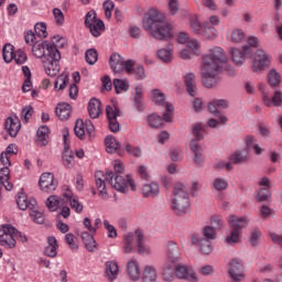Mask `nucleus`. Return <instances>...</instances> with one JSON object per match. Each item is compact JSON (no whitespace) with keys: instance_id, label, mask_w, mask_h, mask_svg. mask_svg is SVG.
<instances>
[{"instance_id":"f257e3e1","label":"nucleus","mask_w":282,"mask_h":282,"mask_svg":"<svg viewBox=\"0 0 282 282\" xmlns=\"http://www.w3.org/2000/svg\"><path fill=\"white\" fill-rule=\"evenodd\" d=\"M228 69V56L224 48L214 46L203 55L202 61V80L204 87L213 89L219 83V72Z\"/></svg>"},{"instance_id":"f03ea898","label":"nucleus","mask_w":282,"mask_h":282,"mask_svg":"<svg viewBox=\"0 0 282 282\" xmlns=\"http://www.w3.org/2000/svg\"><path fill=\"white\" fill-rule=\"evenodd\" d=\"M96 187L99 193V197L102 199H109V193L107 192V184H110L112 188L119 191V193H127L129 186L131 191H135V182L131 178V175L123 177L112 171H108L106 174L102 171L95 173Z\"/></svg>"},{"instance_id":"7ed1b4c3","label":"nucleus","mask_w":282,"mask_h":282,"mask_svg":"<svg viewBox=\"0 0 282 282\" xmlns=\"http://www.w3.org/2000/svg\"><path fill=\"white\" fill-rule=\"evenodd\" d=\"M147 25L156 41L173 39V26L158 9H151L147 14Z\"/></svg>"},{"instance_id":"20e7f679","label":"nucleus","mask_w":282,"mask_h":282,"mask_svg":"<svg viewBox=\"0 0 282 282\" xmlns=\"http://www.w3.org/2000/svg\"><path fill=\"white\" fill-rule=\"evenodd\" d=\"M217 237V231L214 227L206 226L203 229V234L194 232L191 236L192 246L200 248L203 254H210L213 252V242L210 239Z\"/></svg>"},{"instance_id":"39448f33","label":"nucleus","mask_w":282,"mask_h":282,"mask_svg":"<svg viewBox=\"0 0 282 282\" xmlns=\"http://www.w3.org/2000/svg\"><path fill=\"white\" fill-rule=\"evenodd\" d=\"M17 239L22 243L28 241V237L11 225H3L0 228V246H3V248H17Z\"/></svg>"},{"instance_id":"423d86ee","label":"nucleus","mask_w":282,"mask_h":282,"mask_svg":"<svg viewBox=\"0 0 282 282\" xmlns=\"http://www.w3.org/2000/svg\"><path fill=\"white\" fill-rule=\"evenodd\" d=\"M229 224L230 232L226 238L228 243H239L241 241V229L246 228L250 220L248 217H237L235 215H230L227 218Z\"/></svg>"},{"instance_id":"0eeeda50","label":"nucleus","mask_w":282,"mask_h":282,"mask_svg":"<svg viewBox=\"0 0 282 282\" xmlns=\"http://www.w3.org/2000/svg\"><path fill=\"white\" fill-rule=\"evenodd\" d=\"M189 28L194 34L200 36V39H205L208 41L210 39H215L217 36V29L213 28L209 23L199 22V18L197 15H192L189 18Z\"/></svg>"},{"instance_id":"6e6552de","label":"nucleus","mask_w":282,"mask_h":282,"mask_svg":"<svg viewBox=\"0 0 282 282\" xmlns=\"http://www.w3.org/2000/svg\"><path fill=\"white\" fill-rule=\"evenodd\" d=\"M42 65L47 76L54 77L61 72V52L51 50V53L43 57Z\"/></svg>"},{"instance_id":"1a4fd4ad","label":"nucleus","mask_w":282,"mask_h":282,"mask_svg":"<svg viewBox=\"0 0 282 282\" xmlns=\"http://www.w3.org/2000/svg\"><path fill=\"white\" fill-rule=\"evenodd\" d=\"M204 126L200 123L194 126L193 128L194 140L191 141L189 148L194 153L195 164H202V145L198 142L199 140H204Z\"/></svg>"},{"instance_id":"9d476101","label":"nucleus","mask_w":282,"mask_h":282,"mask_svg":"<svg viewBox=\"0 0 282 282\" xmlns=\"http://www.w3.org/2000/svg\"><path fill=\"white\" fill-rule=\"evenodd\" d=\"M138 246L139 254L142 252V230L137 229L134 234H128L123 238V252L131 254L133 248Z\"/></svg>"},{"instance_id":"9b49d317","label":"nucleus","mask_w":282,"mask_h":282,"mask_svg":"<svg viewBox=\"0 0 282 282\" xmlns=\"http://www.w3.org/2000/svg\"><path fill=\"white\" fill-rule=\"evenodd\" d=\"M85 25L88 28L90 34L95 37L100 36L105 31V22L102 20L96 18V11L87 12L85 17Z\"/></svg>"},{"instance_id":"f8f14e48","label":"nucleus","mask_w":282,"mask_h":282,"mask_svg":"<svg viewBox=\"0 0 282 282\" xmlns=\"http://www.w3.org/2000/svg\"><path fill=\"white\" fill-rule=\"evenodd\" d=\"M270 65V55L263 50H258L254 54L251 72H263Z\"/></svg>"},{"instance_id":"ddd939ff","label":"nucleus","mask_w":282,"mask_h":282,"mask_svg":"<svg viewBox=\"0 0 282 282\" xmlns=\"http://www.w3.org/2000/svg\"><path fill=\"white\" fill-rule=\"evenodd\" d=\"M39 185L43 193H54L58 188V181L54 177V174L45 172L40 176Z\"/></svg>"},{"instance_id":"4468645a","label":"nucleus","mask_w":282,"mask_h":282,"mask_svg":"<svg viewBox=\"0 0 282 282\" xmlns=\"http://www.w3.org/2000/svg\"><path fill=\"white\" fill-rule=\"evenodd\" d=\"M228 107L229 104L228 101H226V99H215L208 105L210 113L218 116L220 124H226V122H228V117L221 115V112H219V109H228Z\"/></svg>"},{"instance_id":"2eb2a0df","label":"nucleus","mask_w":282,"mask_h":282,"mask_svg":"<svg viewBox=\"0 0 282 282\" xmlns=\"http://www.w3.org/2000/svg\"><path fill=\"white\" fill-rule=\"evenodd\" d=\"M106 115L109 122V129L112 133H118L120 131V122H118V116H120V110L116 106H107Z\"/></svg>"},{"instance_id":"dca6fc26","label":"nucleus","mask_w":282,"mask_h":282,"mask_svg":"<svg viewBox=\"0 0 282 282\" xmlns=\"http://www.w3.org/2000/svg\"><path fill=\"white\" fill-rule=\"evenodd\" d=\"M231 58L235 65L241 67L248 56H252V48L250 46H243L242 48H231Z\"/></svg>"},{"instance_id":"f3484780","label":"nucleus","mask_w":282,"mask_h":282,"mask_svg":"<svg viewBox=\"0 0 282 282\" xmlns=\"http://www.w3.org/2000/svg\"><path fill=\"white\" fill-rule=\"evenodd\" d=\"M52 50L58 48H56L52 43L47 42L35 43L32 47L33 56H35V58H41L42 62L43 58L52 53Z\"/></svg>"},{"instance_id":"a211bd4d","label":"nucleus","mask_w":282,"mask_h":282,"mask_svg":"<svg viewBox=\"0 0 282 282\" xmlns=\"http://www.w3.org/2000/svg\"><path fill=\"white\" fill-rule=\"evenodd\" d=\"M175 274L177 279H184V281L197 282V274L191 267H186L184 264H176Z\"/></svg>"},{"instance_id":"6ab92c4d","label":"nucleus","mask_w":282,"mask_h":282,"mask_svg":"<svg viewBox=\"0 0 282 282\" xmlns=\"http://www.w3.org/2000/svg\"><path fill=\"white\" fill-rule=\"evenodd\" d=\"M64 152L62 154V164L65 169H74L76 164L74 160V152L69 150V143H67V133H64Z\"/></svg>"},{"instance_id":"aec40b11","label":"nucleus","mask_w":282,"mask_h":282,"mask_svg":"<svg viewBox=\"0 0 282 282\" xmlns=\"http://www.w3.org/2000/svg\"><path fill=\"white\" fill-rule=\"evenodd\" d=\"M152 102H155L159 107H164L165 111L173 113V105L166 102V95L160 89H153L151 94Z\"/></svg>"},{"instance_id":"412c9836","label":"nucleus","mask_w":282,"mask_h":282,"mask_svg":"<svg viewBox=\"0 0 282 282\" xmlns=\"http://www.w3.org/2000/svg\"><path fill=\"white\" fill-rule=\"evenodd\" d=\"M228 272L230 279L235 282H239L243 279V264H241L237 259H234L229 262Z\"/></svg>"},{"instance_id":"4be33fe9","label":"nucleus","mask_w":282,"mask_h":282,"mask_svg":"<svg viewBox=\"0 0 282 282\" xmlns=\"http://www.w3.org/2000/svg\"><path fill=\"white\" fill-rule=\"evenodd\" d=\"M17 204L20 210H32L33 208H36V199L29 198L28 194L23 192L18 193Z\"/></svg>"},{"instance_id":"5701e85b","label":"nucleus","mask_w":282,"mask_h":282,"mask_svg":"<svg viewBox=\"0 0 282 282\" xmlns=\"http://www.w3.org/2000/svg\"><path fill=\"white\" fill-rule=\"evenodd\" d=\"M172 199L182 200V202H191L188 198V188L184 183L177 182L174 185Z\"/></svg>"},{"instance_id":"b1692460","label":"nucleus","mask_w":282,"mask_h":282,"mask_svg":"<svg viewBox=\"0 0 282 282\" xmlns=\"http://www.w3.org/2000/svg\"><path fill=\"white\" fill-rule=\"evenodd\" d=\"M107 153H118V155H124V151L120 148V142L113 135H107L105 139Z\"/></svg>"},{"instance_id":"393cba45","label":"nucleus","mask_w":282,"mask_h":282,"mask_svg":"<svg viewBox=\"0 0 282 282\" xmlns=\"http://www.w3.org/2000/svg\"><path fill=\"white\" fill-rule=\"evenodd\" d=\"M171 112H165L163 115V118L159 115L153 113L148 117V122L150 127H152L153 129H160V127L164 124V121L171 122Z\"/></svg>"},{"instance_id":"a878e982","label":"nucleus","mask_w":282,"mask_h":282,"mask_svg":"<svg viewBox=\"0 0 282 282\" xmlns=\"http://www.w3.org/2000/svg\"><path fill=\"white\" fill-rule=\"evenodd\" d=\"M191 207V200H177L172 199L171 209L174 214L182 216L188 213V208Z\"/></svg>"},{"instance_id":"bb28decb","label":"nucleus","mask_w":282,"mask_h":282,"mask_svg":"<svg viewBox=\"0 0 282 282\" xmlns=\"http://www.w3.org/2000/svg\"><path fill=\"white\" fill-rule=\"evenodd\" d=\"M4 127L11 138H17L19 130L21 129V121L17 117H9L4 122Z\"/></svg>"},{"instance_id":"cd10ccee","label":"nucleus","mask_w":282,"mask_h":282,"mask_svg":"<svg viewBox=\"0 0 282 282\" xmlns=\"http://www.w3.org/2000/svg\"><path fill=\"white\" fill-rule=\"evenodd\" d=\"M127 61H124V58L118 54V53H113L110 56V68L112 69V72H115V74H120V72H124V63Z\"/></svg>"},{"instance_id":"c85d7f7f","label":"nucleus","mask_w":282,"mask_h":282,"mask_svg":"<svg viewBox=\"0 0 282 282\" xmlns=\"http://www.w3.org/2000/svg\"><path fill=\"white\" fill-rule=\"evenodd\" d=\"M142 195L150 199L158 197V195H160V185L156 182L143 184Z\"/></svg>"},{"instance_id":"c756f323","label":"nucleus","mask_w":282,"mask_h":282,"mask_svg":"<svg viewBox=\"0 0 282 282\" xmlns=\"http://www.w3.org/2000/svg\"><path fill=\"white\" fill-rule=\"evenodd\" d=\"M64 202H69L72 210H75V213H80L83 210V205L78 200L77 196H74V193L70 192V189H66V192L63 193Z\"/></svg>"},{"instance_id":"7c9ffc66","label":"nucleus","mask_w":282,"mask_h":282,"mask_svg":"<svg viewBox=\"0 0 282 282\" xmlns=\"http://www.w3.org/2000/svg\"><path fill=\"white\" fill-rule=\"evenodd\" d=\"M88 113L93 120L99 118L102 113V102L97 98L90 99L88 102Z\"/></svg>"},{"instance_id":"2f4dec72","label":"nucleus","mask_w":282,"mask_h":282,"mask_svg":"<svg viewBox=\"0 0 282 282\" xmlns=\"http://www.w3.org/2000/svg\"><path fill=\"white\" fill-rule=\"evenodd\" d=\"M167 263H177L180 261V247L177 243L170 241L166 251Z\"/></svg>"},{"instance_id":"473e14b6","label":"nucleus","mask_w":282,"mask_h":282,"mask_svg":"<svg viewBox=\"0 0 282 282\" xmlns=\"http://www.w3.org/2000/svg\"><path fill=\"white\" fill-rule=\"evenodd\" d=\"M128 276L131 281H140V263L131 259L127 264Z\"/></svg>"},{"instance_id":"72a5a7b5","label":"nucleus","mask_w":282,"mask_h":282,"mask_svg":"<svg viewBox=\"0 0 282 282\" xmlns=\"http://www.w3.org/2000/svg\"><path fill=\"white\" fill-rule=\"evenodd\" d=\"M119 272L120 271L118 269L117 261H107L106 262L105 273H106L108 281H110V282L116 281V279H118Z\"/></svg>"},{"instance_id":"f704fd0d","label":"nucleus","mask_w":282,"mask_h":282,"mask_svg":"<svg viewBox=\"0 0 282 282\" xmlns=\"http://www.w3.org/2000/svg\"><path fill=\"white\" fill-rule=\"evenodd\" d=\"M55 113L59 120H68L72 116V106L69 104H58L55 108Z\"/></svg>"},{"instance_id":"c9c22d12","label":"nucleus","mask_w":282,"mask_h":282,"mask_svg":"<svg viewBox=\"0 0 282 282\" xmlns=\"http://www.w3.org/2000/svg\"><path fill=\"white\" fill-rule=\"evenodd\" d=\"M185 80V87L187 89V94H189V96H197V84L195 83V74L189 73L187 75H185L184 77Z\"/></svg>"},{"instance_id":"e433bc0d","label":"nucleus","mask_w":282,"mask_h":282,"mask_svg":"<svg viewBox=\"0 0 282 282\" xmlns=\"http://www.w3.org/2000/svg\"><path fill=\"white\" fill-rule=\"evenodd\" d=\"M158 270L153 265H145L142 273V282H156Z\"/></svg>"},{"instance_id":"4c0bfd02","label":"nucleus","mask_w":282,"mask_h":282,"mask_svg":"<svg viewBox=\"0 0 282 282\" xmlns=\"http://www.w3.org/2000/svg\"><path fill=\"white\" fill-rule=\"evenodd\" d=\"M263 104L265 105V107H272V105L274 107H281L282 91H280V90L275 91L272 99H270V97H268V95H263Z\"/></svg>"},{"instance_id":"58836bf2","label":"nucleus","mask_w":282,"mask_h":282,"mask_svg":"<svg viewBox=\"0 0 282 282\" xmlns=\"http://www.w3.org/2000/svg\"><path fill=\"white\" fill-rule=\"evenodd\" d=\"M163 281L173 282L175 280V263L166 262L163 267Z\"/></svg>"},{"instance_id":"ea45409f","label":"nucleus","mask_w":282,"mask_h":282,"mask_svg":"<svg viewBox=\"0 0 282 282\" xmlns=\"http://www.w3.org/2000/svg\"><path fill=\"white\" fill-rule=\"evenodd\" d=\"M231 164H243L248 162V151L237 150L229 156Z\"/></svg>"},{"instance_id":"a19ab883","label":"nucleus","mask_w":282,"mask_h":282,"mask_svg":"<svg viewBox=\"0 0 282 282\" xmlns=\"http://www.w3.org/2000/svg\"><path fill=\"white\" fill-rule=\"evenodd\" d=\"M37 144L40 147L47 145V142L50 140V128L46 126H42L37 129Z\"/></svg>"},{"instance_id":"79ce46f5","label":"nucleus","mask_w":282,"mask_h":282,"mask_svg":"<svg viewBox=\"0 0 282 282\" xmlns=\"http://www.w3.org/2000/svg\"><path fill=\"white\" fill-rule=\"evenodd\" d=\"M80 237H82L87 250L89 252H94V250H96V240L94 239V234H91L89 231H84V232H82Z\"/></svg>"},{"instance_id":"37998d69","label":"nucleus","mask_w":282,"mask_h":282,"mask_svg":"<svg viewBox=\"0 0 282 282\" xmlns=\"http://www.w3.org/2000/svg\"><path fill=\"white\" fill-rule=\"evenodd\" d=\"M47 243H48V246L45 248L44 254H46V257H51V258L56 257V254H57L56 250H58V242L56 241V239L54 237H48Z\"/></svg>"},{"instance_id":"c03bdc74","label":"nucleus","mask_w":282,"mask_h":282,"mask_svg":"<svg viewBox=\"0 0 282 282\" xmlns=\"http://www.w3.org/2000/svg\"><path fill=\"white\" fill-rule=\"evenodd\" d=\"M69 84V73H62L55 80L54 87L57 91H61Z\"/></svg>"},{"instance_id":"a18cd8bd","label":"nucleus","mask_w":282,"mask_h":282,"mask_svg":"<svg viewBox=\"0 0 282 282\" xmlns=\"http://www.w3.org/2000/svg\"><path fill=\"white\" fill-rule=\"evenodd\" d=\"M131 100L138 111H142V86H137L131 96Z\"/></svg>"},{"instance_id":"49530a36","label":"nucleus","mask_w":282,"mask_h":282,"mask_svg":"<svg viewBox=\"0 0 282 282\" xmlns=\"http://www.w3.org/2000/svg\"><path fill=\"white\" fill-rule=\"evenodd\" d=\"M228 40L231 43H242V41H246V33L241 29H235L229 34Z\"/></svg>"},{"instance_id":"de8ad7c7","label":"nucleus","mask_w":282,"mask_h":282,"mask_svg":"<svg viewBox=\"0 0 282 282\" xmlns=\"http://www.w3.org/2000/svg\"><path fill=\"white\" fill-rule=\"evenodd\" d=\"M14 46L12 44H6L2 48V56L6 63H12L14 61Z\"/></svg>"},{"instance_id":"09e8293b","label":"nucleus","mask_w":282,"mask_h":282,"mask_svg":"<svg viewBox=\"0 0 282 282\" xmlns=\"http://www.w3.org/2000/svg\"><path fill=\"white\" fill-rule=\"evenodd\" d=\"M268 83L271 87H279L281 84V74L276 69H271L268 74Z\"/></svg>"},{"instance_id":"8fccbe9b","label":"nucleus","mask_w":282,"mask_h":282,"mask_svg":"<svg viewBox=\"0 0 282 282\" xmlns=\"http://www.w3.org/2000/svg\"><path fill=\"white\" fill-rule=\"evenodd\" d=\"M158 57L163 61V63H171L173 58V48H162L158 52Z\"/></svg>"},{"instance_id":"3c124183","label":"nucleus","mask_w":282,"mask_h":282,"mask_svg":"<svg viewBox=\"0 0 282 282\" xmlns=\"http://www.w3.org/2000/svg\"><path fill=\"white\" fill-rule=\"evenodd\" d=\"M34 32L39 39H47V24H45V22L36 23Z\"/></svg>"},{"instance_id":"603ef678","label":"nucleus","mask_w":282,"mask_h":282,"mask_svg":"<svg viewBox=\"0 0 282 282\" xmlns=\"http://www.w3.org/2000/svg\"><path fill=\"white\" fill-rule=\"evenodd\" d=\"M246 144H247L248 149H253L256 155H261V153L263 152L261 147H259V144H257V140H254V137H251V135L247 137Z\"/></svg>"},{"instance_id":"864d4df0","label":"nucleus","mask_w":282,"mask_h":282,"mask_svg":"<svg viewBox=\"0 0 282 282\" xmlns=\"http://www.w3.org/2000/svg\"><path fill=\"white\" fill-rule=\"evenodd\" d=\"M85 58L88 65H96V63L98 62V51H96L95 48L87 50L85 53Z\"/></svg>"},{"instance_id":"5fc2aeb1","label":"nucleus","mask_w":282,"mask_h":282,"mask_svg":"<svg viewBox=\"0 0 282 282\" xmlns=\"http://www.w3.org/2000/svg\"><path fill=\"white\" fill-rule=\"evenodd\" d=\"M74 131L79 140H85V122H83V119L76 120Z\"/></svg>"},{"instance_id":"6e6d98bb","label":"nucleus","mask_w":282,"mask_h":282,"mask_svg":"<svg viewBox=\"0 0 282 282\" xmlns=\"http://www.w3.org/2000/svg\"><path fill=\"white\" fill-rule=\"evenodd\" d=\"M113 87H115L116 94H122L124 91H129V84L122 79H115Z\"/></svg>"},{"instance_id":"4d7b16f0","label":"nucleus","mask_w":282,"mask_h":282,"mask_svg":"<svg viewBox=\"0 0 282 282\" xmlns=\"http://www.w3.org/2000/svg\"><path fill=\"white\" fill-rule=\"evenodd\" d=\"M13 61L17 65H24L28 62V54L23 50H18L14 52Z\"/></svg>"},{"instance_id":"13d9d810","label":"nucleus","mask_w":282,"mask_h":282,"mask_svg":"<svg viewBox=\"0 0 282 282\" xmlns=\"http://www.w3.org/2000/svg\"><path fill=\"white\" fill-rule=\"evenodd\" d=\"M58 206H61V200L58 199V196H50L46 200V207L48 210L54 213V210H58Z\"/></svg>"},{"instance_id":"bf43d9fd","label":"nucleus","mask_w":282,"mask_h":282,"mask_svg":"<svg viewBox=\"0 0 282 282\" xmlns=\"http://www.w3.org/2000/svg\"><path fill=\"white\" fill-rule=\"evenodd\" d=\"M214 188L216 191H226L228 188V181L223 177H216L214 180Z\"/></svg>"},{"instance_id":"052dcab7","label":"nucleus","mask_w":282,"mask_h":282,"mask_svg":"<svg viewBox=\"0 0 282 282\" xmlns=\"http://www.w3.org/2000/svg\"><path fill=\"white\" fill-rule=\"evenodd\" d=\"M35 208L30 209V217L35 224H43L45 221V216H43V213L35 210Z\"/></svg>"},{"instance_id":"680f3d73","label":"nucleus","mask_w":282,"mask_h":282,"mask_svg":"<svg viewBox=\"0 0 282 282\" xmlns=\"http://www.w3.org/2000/svg\"><path fill=\"white\" fill-rule=\"evenodd\" d=\"M53 17L55 19L56 25H63L65 23V14L58 8L53 9Z\"/></svg>"},{"instance_id":"e2e57ef3","label":"nucleus","mask_w":282,"mask_h":282,"mask_svg":"<svg viewBox=\"0 0 282 282\" xmlns=\"http://www.w3.org/2000/svg\"><path fill=\"white\" fill-rule=\"evenodd\" d=\"M187 47L192 52V54H199V48L202 47V44H199V41L195 39H189L187 42Z\"/></svg>"},{"instance_id":"0e129e2a","label":"nucleus","mask_w":282,"mask_h":282,"mask_svg":"<svg viewBox=\"0 0 282 282\" xmlns=\"http://www.w3.org/2000/svg\"><path fill=\"white\" fill-rule=\"evenodd\" d=\"M65 241L70 250H78V243H76V236L74 234H66Z\"/></svg>"},{"instance_id":"69168bd1","label":"nucleus","mask_w":282,"mask_h":282,"mask_svg":"<svg viewBox=\"0 0 282 282\" xmlns=\"http://www.w3.org/2000/svg\"><path fill=\"white\" fill-rule=\"evenodd\" d=\"M123 70H126L127 74H138V69L135 68V61H126V63L123 64Z\"/></svg>"},{"instance_id":"338daca9","label":"nucleus","mask_w":282,"mask_h":282,"mask_svg":"<svg viewBox=\"0 0 282 282\" xmlns=\"http://www.w3.org/2000/svg\"><path fill=\"white\" fill-rule=\"evenodd\" d=\"M33 113H34V108H32V106H26L21 111V118L22 120H24V122H29Z\"/></svg>"},{"instance_id":"774afa93","label":"nucleus","mask_w":282,"mask_h":282,"mask_svg":"<svg viewBox=\"0 0 282 282\" xmlns=\"http://www.w3.org/2000/svg\"><path fill=\"white\" fill-rule=\"evenodd\" d=\"M51 45H54L56 47V50H58V47H65L67 45V41L63 36L55 35L52 39Z\"/></svg>"}]
</instances>
